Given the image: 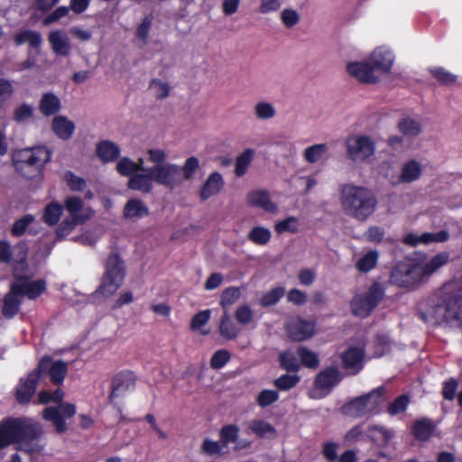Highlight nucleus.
Listing matches in <instances>:
<instances>
[{
    "instance_id": "obj_1",
    "label": "nucleus",
    "mask_w": 462,
    "mask_h": 462,
    "mask_svg": "<svg viewBox=\"0 0 462 462\" xmlns=\"http://www.w3.org/2000/svg\"><path fill=\"white\" fill-rule=\"evenodd\" d=\"M44 431L42 425L30 418H5L0 421V449L19 444L20 449L28 454L41 453L43 445L39 443Z\"/></svg>"
},
{
    "instance_id": "obj_2",
    "label": "nucleus",
    "mask_w": 462,
    "mask_h": 462,
    "mask_svg": "<svg viewBox=\"0 0 462 462\" xmlns=\"http://www.w3.org/2000/svg\"><path fill=\"white\" fill-rule=\"evenodd\" d=\"M339 201L343 212L359 222L366 221L377 208L375 194L366 187L343 184L339 187Z\"/></svg>"
},
{
    "instance_id": "obj_3",
    "label": "nucleus",
    "mask_w": 462,
    "mask_h": 462,
    "mask_svg": "<svg viewBox=\"0 0 462 462\" xmlns=\"http://www.w3.org/2000/svg\"><path fill=\"white\" fill-rule=\"evenodd\" d=\"M449 261L448 252H440L428 262L401 263L391 273L393 283L401 287H411L427 280Z\"/></svg>"
},
{
    "instance_id": "obj_4",
    "label": "nucleus",
    "mask_w": 462,
    "mask_h": 462,
    "mask_svg": "<svg viewBox=\"0 0 462 462\" xmlns=\"http://www.w3.org/2000/svg\"><path fill=\"white\" fill-rule=\"evenodd\" d=\"M167 154L161 149H151L147 152V161L152 163L151 173L153 181L173 189L183 182V176L180 166L166 162Z\"/></svg>"
},
{
    "instance_id": "obj_5",
    "label": "nucleus",
    "mask_w": 462,
    "mask_h": 462,
    "mask_svg": "<svg viewBox=\"0 0 462 462\" xmlns=\"http://www.w3.org/2000/svg\"><path fill=\"white\" fill-rule=\"evenodd\" d=\"M51 152L45 147L26 148L13 153V163L22 176L30 179L41 172L51 161Z\"/></svg>"
},
{
    "instance_id": "obj_6",
    "label": "nucleus",
    "mask_w": 462,
    "mask_h": 462,
    "mask_svg": "<svg viewBox=\"0 0 462 462\" xmlns=\"http://www.w3.org/2000/svg\"><path fill=\"white\" fill-rule=\"evenodd\" d=\"M125 275L124 261L117 253H111L106 260V272L97 292L104 297L112 296L122 285Z\"/></svg>"
},
{
    "instance_id": "obj_7",
    "label": "nucleus",
    "mask_w": 462,
    "mask_h": 462,
    "mask_svg": "<svg viewBox=\"0 0 462 462\" xmlns=\"http://www.w3.org/2000/svg\"><path fill=\"white\" fill-rule=\"evenodd\" d=\"M383 287L377 282L373 283L366 292L356 295L352 299L350 305L353 314L367 317L383 300Z\"/></svg>"
},
{
    "instance_id": "obj_8",
    "label": "nucleus",
    "mask_w": 462,
    "mask_h": 462,
    "mask_svg": "<svg viewBox=\"0 0 462 462\" xmlns=\"http://www.w3.org/2000/svg\"><path fill=\"white\" fill-rule=\"evenodd\" d=\"M346 157L354 162H364L375 152L374 141L366 135H351L345 141Z\"/></svg>"
},
{
    "instance_id": "obj_9",
    "label": "nucleus",
    "mask_w": 462,
    "mask_h": 462,
    "mask_svg": "<svg viewBox=\"0 0 462 462\" xmlns=\"http://www.w3.org/2000/svg\"><path fill=\"white\" fill-rule=\"evenodd\" d=\"M420 317L426 322L441 324L459 318V305L457 299L435 302L429 313L420 311Z\"/></svg>"
},
{
    "instance_id": "obj_10",
    "label": "nucleus",
    "mask_w": 462,
    "mask_h": 462,
    "mask_svg": "<svg viewBox=\"0 0 462 462\" xmlns=\"http://www.w3.org/2000/svg\"><path fill=\"white\" fill-rule=\"evenodd\" d=\"M137 382L136 374L130 370L116 374L111 380L109 401L119 402L127 401L128 395L134 390Z\"/></svg>"
},
{
    "instance_id": "obj_11",
    "label": "nucleus",
    "mask_w": 462,
    "mask_h": 462,
    "mask_svg": "<svg viewBox=\"0 0 462 462\" xmlns=\"http://www.w3.org/2000/svg\"><path fill=\"white\" fill-rule=\"evenodd\" d=\"M29 247L25 242L17 243L14 248L7 241H0V262L12 263L14 269L17 266L24 270Z\"/></svg>"
},
{
    "instance_id": "obj_12",
    "label": "nucleus",
    "mask_w": 462,
    "mask_h": 462,
    "mask_svg": "<svg viewBox=\"0 0 462 462\" xmlns=\"http://www.w3.org/2000/svg\"><path fill=\"white\" fill-rule=\"evenodd\" d=\"M342 375L338 368L330 366L320 371L314 382V389L310 395L314 398H320L329 393L331 389L337 385Z\"/></svg>"
},
{
    "instance_id": "obj_13",
    "label": "nucleus",
    "mask_w": 462,
    "mask_h": 462,
    "mask_svg": "<svg viewBox=\"0 0 462 462\" xmlns=\"http://www.w3.org/2000/svg\"><path fill=\"white\" fill-rule=\"evenodd\" d=\"M68 371V364L62 360L53 361L50 356H43L35 369V372L42 376H50L54 384L63 382Z\"/></svg>"
},
{
    "instance_id": "obj_14",
    "label": "nucleus",
    "mask_w": 462,
    "mask_h": 462,
    "mask_svg": "<svg viewBox=\"0 0 462 462\" xmlns=\"http://www.w3.org/2000/svg\"><path fill=\"white\" fill-rule=\"evenodd\" d=\"M22 269L17 266L14 269V276L17 280L14 283L20 285V292L23 296L34 300L39 297L46 289V283L43 280L31 281L29 277L23 274Z\"/></svg>"
},
{
    "instance_id": "obj_15",
    "label": "nucleus",
    "mask_w": 462,
    "mask_h": 462,
    "mask_svg": "<svg viewBox=\"0 0 462 462\" xmlns=\"http://www.w3.org/2000/svg\"><path fill=\"white\" fill-rule=\"evenodd\" d=\"M315 323L300 318L291 319L286 325L288 337L295 342L310 338L314 334Z\"/></svg>"
},
{
    "instance_id": "obj_16",
    "label": "nucleus",
    "mask_w": 462,
    "mask_h": 462,
    "mask_svg": "<svg viewBox=\"0 0 462 462\" xmlns=\"http://www.w3.org/2000/svg\"><path fill=\"white\" fill-rule=\"evenodd\" d=\"M367 60L374 73L389 74L394 62V56L390 51L379 48L374 50Z\"/></svg>"
},
{
    "instance_id": "obj_17",
    "label": "nucleus",
    "mask_w": 462,
    "mask_h": 462,
    "mask_svg": "<svg viewBox=\"0 0 462 462\" xmlns=\"http://www.w3.org/2000/svg\"><path fill=\"white\" fill-rule=\"evenodd\" d=\"M350 76L360 83L376 84L380 81L379 75L374 73L368 60L362 62H351L346 66Z\"/></svg>"
},
{
    "instance_id": "obj_18",
    "label": "nucleus",
    "mask_w": 462,
    "mask_h": 462,
    "mask_svg": "<svg viewBox=\"0 0 462 462\" xmlns=\"http://www.w3.org/2000/svg\"><path fill=\"white\" fill-rule=\"evenodd\" d=\"M19 291L20 285L13 282L10 286V291L4 297L2 313L7 319L13 318L19 311L23 298Z\"/></svg>"
},
{
    "instance_id": "obj_19",
    "label": "nucleus",
    "mask_w": 462,
    "mask_h": 462,
    "mask_svg": "<svg viewBox=\"0 0 462 462\" xmlns=\"http://www.w3.org/2000/svg\"><path fill=\"white\" fill-rule=\"evenodd\" d=\"M364 357L365 350L357 346H351L341 355L344 368L353 374L363 368Z\"/></svg>"
},
{
    "instance_id": "obj_20",
    "label": "nucleus",
    "mask_w": 462,
    "mask_h": 462,
    "mask_svg": "<svg viewBox=\"0 0 462 462\" xmlns=\"http://www.w3.org/2000/svg\"><path fill=\"white\" fill-rule=\"evenodd\" d=\"M39 379V374L34 370L28 374L26 379L21 381L15 393L16 399L19 402L26 403L30 402L31 397L35 393Z\"/></svg>"
},
{
    "instance_id": "obj_21",
    "label": "nucleus",
    "mask_w": 462,
    "mask_h": 462,
    "mask_svg": "<svg viewBox=\"0 0 462 462\" xmlns=\"http://www.w3.org/2000/svg\"><path fill=\"white\" fill-rule=\"evenodd\" d=\"M224 185L225 181L222 175L217 171L212 172L200 189V199L205 201L210 197L218 194L222 190Z\"/></svg>"
},
{
    "instance_id": "obj_22",
    "label": "nucleus",
    "mask_w": 462,
    "mask_h": 462,
    "mask_svg": "<svg viewBox=\"0 0 462 462\" xmlns=\"http://www.w3.org/2000/svg\"><path fill=\"white\" fill-rule=\"evenodd\" d=\"M153 179L151 173V167L145 170V172L134 174L128 180L127 186L131 189L138 190L143 193H149L152 189Z\"/></svg>"
},
{
    "instance_id": "obj_23",
    "label": "nucleus",
    "mask_w": 462,
    "mask_h": 462,
    "mask_svg": "<svg viewBox=\"0 0 462 462\" xmlns=\"http://www.w3.org/2000/svg\"><path fill=\"white\" fill-rule=\"evenodd\" d=\"M49 42L53 51L60 56H69L70 53V42L68 35L61 31H54L49 34Z\"/></svg>"
},
{
    "instance_id": "obj_24",
    "label": "nucleus",
    "mask_w": 462,
    "mask_h": 462,
    "mask_svg": "<svg viewBox=\"0 0 462 462\" xmlns=\"http://www.w3.org/2000/svg\"><path fill=\"white\" fill-rule=\"evenodd\" d=\"M389 403V396L385 386H380L368 393L353 399L349 404H380Z\"/></svg>"
},
{
    "instance_id": "obj_25",
    "label": "nucleus",
    "mask_w": 462,
    "mask_h": 462,
    "mask_svg": "<svg viewBox=\"0 0 462 462\" xmlns=\"http://www.w3.org/2000/svg\"><path fill=\"white\" fill-rule=\"evenodd\" d=\"M61 406H46L43 411V419L51 421L57 433H63L67 430L66 416L61 412Z\"/></svg>"
},
{
    "instance_id": "obj_26",
    "label": "nucleus",
    "mask_w": 462,
    "mask_h": 462,
    "mask_svg": "<svg viewBox=\"0 0 462 462\" xmlns=\"http://www.w3.org/2000/svg\"><path fill=\"white\" fill-rule=\"evenodd\" d=\"M51 129L59 138L69 140L75 131V124L63 116H56L52 119Z\"/></svg>"
},
{
    "instance_id": "obj_27",
    "label": "nucleus",
    "mask_w": 462,
    "mask_h": 462,
    "mask_svg": "<svg viewBox=\"0 0 462 462\" xmlns=\"http://www.w3.org/2000/svg\"><path fill=\"white\" fill-rule=\"evenodd\" d=\"M247 201L251 206L261 208L265 211L274 213L277 207L269 198V194L264 190H254L247 195Z\"/></svg>"
},
{
    "instance_id": "obj_28",
    "label": "nucleus",
    "mask_w": 462,
    "mask_h": 462,
    "mask_svg": "<svg viewBox=\"0 0 462 462\" xmlns=\"http://www.w3.org/2000/svg\"><path fill=\"white\" fill-rule=\"evenodd\" d=\"M60 108V100L56 95L49 92L42 96L39 103V110L43 116H50L56 115Z\"/></svg>"
},
{
    "instance_id": "obj_29",
    "label": "nucleus",
    "mask_w": 462,
    "mask_h": 462,
    "mask_svg": "<svg viewBox=\"0 0 462 462\" xmlns=\"http://www.w3.org/2000/svg\"><path fill=\"white\" fill-rule=\"evenodd\" d=\"M97 155L103 162H109L116 160L120 155V149L117 144L111 141H102L97 145Z\"/></svg>"
},
{
    "instance_id": "obj_30",
    "label": "nucleus",
    "mask_w": 462,
    "mask_h": 462,
    "mask_svg": "<svg viewBox=\"0 0 462 462\" xmlns=\"http://www.w3.org/2000/svg\"><path fill=\"white\" fill-rule=\"evenodd\" d=\"M218 332L226 340L236 339L239 334V328L233 322L228 310H224L223 316L220 319Z\"/></svg>"
},
{
    "instance_id": "obj_31",
    "label": "nucleus",
    "mask_w": 462,
    "mask_h": 462,
    "mask_svg": "<svg viewBox=\"0 0 462 462\" xmlns=\"http://www.w3.org/2000/svg\"><path fill=\"white\" fill-rule=\"evenodd\" d=\"M248 429L260 439L275 438L276 429L263 420H254L249 422Z\"/></svg>"
},
{
    "instance_id": "obj_32",
    "label": "nucleus",
    "mask_w": 462,
    "mask_h": 462,
    "mask_svg": "<svg viewBox=\"0 0 462 462\" xmlns=\"http://www.w3.org/2000/svg\"><path fill=\"white\" fill-rule=\"evenodd\" d=\"M124 215L127 218H139L148 215L147 207L139 199H130L125 206Z\"/></svg>"
},
{
    "instance_id": "obj_33",
    "label": "nucleus",
    "mask_w": 462,
    "mask_h": 462,
    "mask_svg": "<svg viewBox=\"0 0 462 462\" xmlns=\"http://www.w3.org/2000/svg\"><path fill=\"white\" fill-rule=\"evenodd\" d=\"M398 129L404 136L413 138L420 134L421 125L417 120L405 117L399 121Z\"/></svg>"
},
{
    "instance_id": "obj_34",
    "label": "nucleus",
    "mask_w": 462,
    "mask_h": 462,
    "mask_svg": "<svg viewBox=\"0 0 462 462\" xmlns=\"http://www.w3.org/2000/svg\"><path fill=\"white\" fill-rule=\"evenodd\" d=\"M421 174V167L420 164L414 161H409L406 162L402 171V174L400 176V180L402 182H411L419 179Z\"/></svg>"
},
{
    "instance_id": "obj_35",
    "label": "nucleus",
    "mask_w": 462,
    "mask_h": 462,
    "mask_svg": "<svg viewBox=\"0 0 462 462\" xmlns=\"http://www.w3.org/2000/svg\"><path fill=\"white\" fill-rule=\"evenodd\" d=\"M14 42L16 45L27 42L30 46L38 48L42 43V36L35 31L23 30L15 34Z\"/></svg>"
},
{
    "instance_id": "obj_36",
    "label": "nucleus",
    "mask_w": 462,
    "mask_h": 462,
    "mask_svg": "<svg viewBox=\"0 0 462 462\" xmlns=\"http://www.w3.org/2000/svg\"><path fill=\"white\" fill-rule=\"evenodd\" d=\"M239 437V428L235 424L224 425L219 431V441L227 447L230 443H236Z\"/></svg>"
},
{
    "instance_id": "obj_37",
    "label": "nucleus",
    "mask_w": 462,
    "mask_h": 462,
    "mask_svg": "<svg viewBox=\"0 0 462 462\" xmlns=\"http://www.w3.org/2000/svg\"><path fill=\"white\" fill-rule=\"evenodd\" d=\"M254 151L252 149H246L244 151L236 160L235 174L237 177H242L245 174L253 158Z\"/></svg>"
},
{
    "instance_id": "obj_38",
    "label": "nucleus",
    "mask_w": 462,
    "mask_h": 462,
    "mask_svg": "<svg viewBox=\"0 0 462 462\" xmlns=\"http://www.w3.org/2000/svg\"><path fill=\"white\" fill-rule=\"evenodd\" d=\"M254 113L255 117L259 120H269L275 116L276 110L272 103L260 101L254 105Z\"/></svg>"
},
{
    "instance_id": "obj_39",
    "label": "nucleus",
    "mask_w": 462,
    "mask_h": 462,
    "mask_svg": "<svg viewBox=\"0 0 462 462\" xmlns=\"http://www.w3.org/2000/svg\"><path fill=\"white\" fill-rule=\"evenodd\" d=\"M297 354L301 364L308 368H317L319 365L318 355L305 346H299Z\"/></svg>"
},
{
    "instance_id": "obj_40",
    "label": "nucleus",
    "mask_w": 462,
    "mask_h": 462,
    "mask_svg": "<svg viewBox=\"0 0 462 462\" xmlns=\"http://www.w3.org/2000/svg\"><path fill=\"white\" fill-rule=\"evenodd\" d=\"M328 148L326 143L314 144L304 151V159L310 163L317 162L328 152Z\"/></svg>"
},
{
    "instance_id": "obj_41",
    "label": "nucleus",
    "mask_w": 462,
    "mask_h": 462,
    "mask_svg": "<svg viewBox=\"0 0 462 462\" xmlns=\"http://www.w3.org/2000/svg\"><path fill=\"white\" fill-rule=\"evenodd\" d=\"M224 446L221 442L206 438L200 446V453L208 457L220 456L224 454Z\"/></svg>"
},
{
    "instance_id": "obj_42",
    "label": "nucleus",
    "mask_w": 462,
    "mask_h": 462,
    "mask_svg": "<svg viewBox=\"0 0 462 462\" xmlns=\"http://www.w3.org/2000/svg\"><path fill=\"white\" fill-rule=\"evenodd\" d=\"M85 221V218H65L58 226L56 230L57 239L61 240L66 237L77 225L81 224Z\"/></svg>"
},
{
    "instance_id": "obj_43",
    "label": "nucleus",
    "mask_w": 462,
    "mask_h": 462,
    "mask_svg": "<svg viewBox=\"0 0 462 462\" xmlns=\"http://www.w3.org/2000/svg\"><path fill=\"white\" fill-rule=\"evenodd\" d=\"M279 361L281 366L288 372H297L300 367L296 356L291 351L281 353Z\"/></svg>"
},
{
    "instance_id": "obj_44",
    "label": "nucleus",
    "mask_w": 462,
    "mask_h": 462,
    "mask_svg": "<svg viewBox=\"0 0 462 462\" xmlns=\"http://www.w3.org/2000/svg\"><path fill=\"white\" fill-rule=\"evenodd\" d=\"M65 206H66V209L70 214V217L77 218V219L78 218H80V219L85 218V221H86L90 217L88 214H86V215L79 214V212L83 208V201L79 198H77V197L68 198L66 199Z\"/></svg>"
},
{
    "instance_id": "obj_45",
    "label": "nucleus",
    "mask_w": 462,
    "mask_h": 462,
    "mask_svg": "<svg viewBox=\"0 0 462 462\" xmlns=\"http://www.w3.org/2000/svg\"><path fill=\"white\" fill-rule=\"evenodd\" d=\"M62 214V208L58 203L49 204L43 213V221L50 226H54L58 223Z\"/></svg>"
},
{
    "instance_id": "obj_46",
    "label": "nucleus",
    "mask_w": 462,
    "mask_h": 462,
    "mask_svg": "<svg viewBox=\"0 0 462 462\" xmlns=\"http://www.w3.org/2000/svg\"><path fill=\"white\" fill-rule=\"evenodd\" d=\"M412 432L418 440H427L433 432V426L426 420L417 421L413 425Z\"/></svg>"
},
{
    "instance_id": "obj_47",
    "label": "nucleus",
    "mask_w": 462,
    "mask_h": 462,
    "mask_svg": "<svg viewBox=\"0 0 462 462\" xmlns=\"http://www.w3.org/2000/svg\"><path fill=\"white\" fill-rule=\"evenodd\" d=\"M378 253L376 251H370L358 260L356 267L361 273H367L376 265Z\"/></svg>"
},
{
    "instance_id": "obj_48",
    "label": "nucleus",
    "mask_w": 462,
    "mask_h": 462,
    "mask_svg": "<svg viewBox=\"0 0 462 462\" xmlns=\"http://www.w3.org/2000/svg\"><path fill=\"white\" fill-rule=\"evenodd\" d=\"M240 298V290L236 287H229L225 289L221 294L220 305L224 308V310H227L226 308L235 304Z\"/></svg>"
},
{
    "instance_id": "obj_49",
    "label": "nucleus",
    "mask_w": 462,
    "mask_h": 462,
    "mask_svg": "<svg viewBox=\"0 0 462 462\" xmlns=\"http://www.w3.org/2000/svg\"><path fill=\"white\" fill-rule=\"evenodd\" d=\"M270 238V231L262 226L254 227L248 234V239L257 245H265Z\"/></svg>"
},
{
    "instance_id": "obj_50",
    "label": "nucleus",
    "mask_w": 462,
    "mask_h": 462,
    "mask_svg": "<svg viewBox=\"0 0 462 462\" xmlns=\"http://www.w3.org/2000/svg\"><path fill=\"white\" fill-rule=\"evenodd\" d=\"M34 221L32 215H25L23 217L17 219L11 228V234L14 236H21L27 230L28 226Z\"/></svg>"
},
{
    "instance_id": "obj_51",
    "label": "nucleus",
    "mask_w": 462,
    "mask_h": 462,
    "mask_svg": "<svg viewBox=\"0 0 462 462\" xmlns=\"http://www.w3.org/2000/svg\"><path fill=\"white\" fill-rule=\"evenodd\" d=\"M284 289L282 287H275L270 291L265 293L260 300V304L263 307H269L276 304L279 300L283 296Z\"/></svg>"
},
{
    "instance_id": "obj_52",
    "label": "nucleus",
    "mask_w": 462,
    "mask_h": 462,
    "mask_svg": "<svg viewBox=\"0 0 462 462\" xmlns=\"http://www.w3.org/2000/svg\"><path fill=\"white\" fill-rule=\"evenodd\" d=\"M369 406H341L339 411L351 418H361L373 411Z\"/></svg>"
},
{
    "instance_id": "obj_53",
    "label": "nucleus",
    "mask_w": 462,
    "mask_h": 462,
    "mask_svg": "<svg viewBox=\"0 0 462 462\" xmlns=\"http://www.w3.org/2000/svg\"><path fill=\"white\" fill-rule=\"evenodd\" d=\"M33 107L28 104H22L14 110L13 118L17 123H23L33 115Z\"/></svg>"
},
{
    "instance_id": "obj_54",
    "label": "nucleus",
    "mask_w": 462,
    "mask_h": 462,
    "mask_svg": "<svg viewBox=\"0 0 462 462\" xmlns=\"http://www.w3.org/2000/svg\"><path fill=\"white\" fill-rule=\"evenodd\" d=\"M235 317L240 325L245 326L253 320L254 312L248 305H241L236 309Z\"/></svg>"
},
{
    "instance_id": "obj_55",
    "label": "nucleus",
    "mask_w": 462,
    "mask_h": 462,
    "mask_svg": "<svg viewBox=\"0 0 462 462\" xmlns=\"http://www.w3.org/2000/svg\"><path fill=\"white\" fill-rule=\"evenodd\" d=\"M149 88L154 90L156 98L162 99L169 96L170 86L160 79H153L150 81Z\"/></svg>"
},
{
    "instance_id": "obj_56",
    "label": "nucleus",
    "mask_w": 462,
    "mask_h": 462,
    "mask_svg": "<svg viewBox=\"0 0 462 462\" xmlns=\"http://www.w3.org/2000/svg\"><path fill=\"white\" fill-rule=\"evenodd\" d=\"M274 229L279 234L286 231L295 233L298 230V220L294 217H290L284 220L277 222Z\"/></svg>"
},
{
    "instance_id": "obj_57",
    "label": "nucleus",
    "mask_w": 462,
    "mask_h": 462,
    "mask_svg": "<svg viewBox=\"0 0 462 462\" xmlns=\"http://www.w3.org/2000/svg\"><path fill=\"white\" fill-rule=\"evenodd\" d=\"M299 13L291 8H286L281 13V20L285 27L291 28L300 22Z\"/></svg>"
},
{
    "instance_id": "obj_58",
    "label": "nucleus",
    "mask_w": 462,
    "mask_h": 462,
    "mask_svg": "<svg viewBox=\"0 0 462 462\" xmlns=\"http://www.w3.org/2000/svg\"><path fill=\"white\" fill-rule=\"evenodd\" d=\"M117 171L123 176H133L136 173L135 162L127 157L122 158L116 164Z\"/></svg>"
},
{
    "instance_id": "obj_59",
    "label": "nucleus",
    "mask_w": 462,
    "mask_h": 462,
    "mask_svg": "<svg viewBox=\"0 0 462 462\" xmlns=\"http://www.w3.org/2000/svg\"><path fill=\"white\" fill-rule=\"evenodd\" d=\"M211 311L209 310H201L195 314L191 319L189 328L191 330H199L206 325L210 319Z\"/></svg>"
},
{
    "instance_id": "obj_60",
    "label": "nucleus",
    "mask_w": 462,
    "mask_h": 462,
    "mask_svg": "<svg viewBox=\"0 0 462 462\" xmlns=\"http://www.w3.org/2000/svg\"><path fill=\"white\" fill-rule=\"evenodd\" d=\"M39 402L42 404H47L51 402L59 403L62 401L64 397V393L60 389L55 390L52 393H50L46 391H42L39 393Z\"/></svg>"
},
{
    "instance_id": "obj_61",
    "label": "nucleus",
    "mask_w": 462,
    "mask_h": 462,
    "mask_svg": "<svg viewBox=\"0 0 462 462\" xmlns=\"http://www.w3.org/2000/svg\"><path fill=\"white\" fill-rule=\"evenodd\" d=\"M432 76L441 84L451 85L456 82L457 77L442 68L430 70Z\"/></svg>"
},
{
    "instance_id": "obj_62",
    "label": "nucleus",
    "mask_w": 462,
    "mask_h": 462,
    "mask_svg": "<svg viewBox=\"0 0 462 462\" xmlns=\"http://www.w3.org/2000/svg\"><path fill=\"white\" fill-rule=\"evenodd\" d=\"M299 381L300 377L298 375L283 374L275 380L274 384L281 390H289L295 386Z\"/></svg>"
},
{
    "instance_id": "obj_63",
    "label": "nucleus",
    "mask_w": 462,
    "mask_h": 462,
    "mask_svg": "<svg viewBox=\"0 0 462 462\" xmlns=\"http://www.w3.org/2000/svg\"><path fill=\"white\" fill-rule=\"evenodd\" d=\"M199 163L196 157H189L186 160L181 169L183 181L192 178L195 171L199 169Z\"/></svg>"
},
{
    "instance_id": "obj_64",
    "label": "nucleus",
    "mask_w": 462,
    "mask_h": 462,
    "mask_svg": "<svg viewBox=\"0 0 462 462\" xmlns=\"http://www.w3.org/2000/svg\"><path fill=\"white\" fill-rule=\"evenodd\" d=\"M230 359V354L227 350L221 349L217 351L211 357L210 365L214 369L222 368Z\"/></svg>"
}]
</instances>
